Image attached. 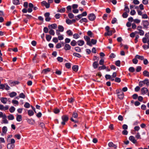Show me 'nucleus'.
<instances>
[{
  "label": "nucleus",
  "mask_w": 149,
  "mask_h": 149,
  "mask_svg": "<svg viewBox=\"0 0 149 149\" xmlns=\"http://www.w3.org/2000/svg\"><path fill=\"white\" fill-rule=\"evenodd\" d=\"M116 91L118 98L121 100L123 99L124 97V94L121 90V89L117 90Z\"/></svg>",
  "instance_id": "1"
},
{
  "label": "nucleus",
  "mask_w": 149,
  "mask_h": 149,
  "mask_svg": "<svg viewBox=\"0 0 149 149\" xmlns=\"http://www.w3.org/2000/svg\"><path fill=\"white\" fill-rule=\"evenodd\" d=\"M62 121L61 122V125H64L65 124V122H67L68 119V117L66 115H64L61 117Z\"/></svg>",
  "instance_id": "2"
},
{
  "label": "nucleus",
  "mask_w": 149,
  "mask_h": 149,
  "mask_svg": "<svg viewBox=\"0 0 149 149\" xmlns=\"http://www.w3.org/2000/svg\"><path fill=\"white\" fill-rule=\"evenodd\" d=\"M84 38L87 42V44L90 46H92V45L91 42L90 38L87 36H84Z\"/></svg>",
  "instance_id": "3"
},
{
  "label": "nucleus",
  "mask_w": 149,
  "mask_h": 149,
  "mask_svg": "<svg viewBox=\"0 0 149 149\" xmlns=\"http://www.w3.org/2000/svg\"><path fill=\"white\" fill-rule=\"evenodd\" d=\"M50 13L49 12L45 13L44 14V16L45 17V20L46 21L49 22L51 19V18L49 17Z\"/></svg>",
  "instance_id": "4"
},
{
  "label": "nucleus",
  "mask_w": 149,
  "mask_h": 149,
  "mask_svg": "<svg viewBox=\"0 0 149 149\" xmlns=\"http://www.w3.org/2000/svg\"><path fill=\"white\" fill-rule=\"evenodd\" d=\"M57 25L56 24H49L48 26L49 29H55L57 28Z\"/></svg>",
  "instance_id": "5"
},
{
  "label": "nucleus",
  "mask_w": 149,
  "mask_h": 149,
  "mask_svg": "<svg viewBox=\"0 0 149 149\" xmlns=\"http://www.w3.org/2000/svg\"><path fill=\"white\" fill-rule=\"evenodd\" d=\"M88 17L90 20L93 21L95 19L96 17L94 14L91 13L88 16Z\"/></svg>",
  "instance_id": "6"
},
{
  "label": "nucleus",
  "mask_w": 149,
  "mask_h": 149,
  "mask_svg": "<svg viewBox=\"0 0 149 149\" xmlns=\"http://www.w3.org/2000/svg\"><path fill=\"white\" fill-rule=\"evenodd\" d=\"M148 90L147 88L143 87L141 89V91L142 94L144 95L148 92Z\"/></svg>",
  "instance_id": "7"
},
{
  "label": "nucleus",
  "mask_w": 149,
  "mask_h": 149,
  "mask_svg": "<svg viewBox=\"0 0 149 149\" xmlns=\"http://www.w3.org/2000/svg\"><path fill=\"white\" fill-rule=\"evenodd\" d=\"M110 148H113L115 149H116L117 148V146L114 144L113 142H110L108 144Z\"/></svg>",
  "instance_id": "8"
},
{
  "label": "nucleus",
  "mask_w": 149,
  "mask_h": 149,
  "mask_svg": "<svg viewBox=\"0 0 149 149\" xmlns=\"http://www.w3.org/2000/svg\"><path fill=\"white\" fill-rule=\"evenodd\" d=\"M0 100L1 102L4 104H6L8 101L7 98L4 97L0 98Z\"/></svg>",
  "instance_id": "9"
},
{
  "label": "nucleus",
  "mask_w": 149,
  "mask_h": 149,
  "mask_svg": "<svg viewBox=\"0 0 149 149\" xmlns=\"http://www.w3.org/2000/svg\"><path fill=\"white\" fill-rule=\"evenodd\" d=\"M143 25L146 28H147L149 25L148 22L147 20L143 21Z\"/></svg>",
  "instance_id": "10"
},
{
  "label": "nucleus",
  "mask_w": 149,
  "mask_h": 149,
  "mask_svg": "<svg viewBox=\"0 0 149 149\" xmlns=\"http://www.w3.org/2000/svg\"><path fill=\"white\" fill-rule=\"evenodd\" d=\"M129 139L134 143L136 142V140H135L134 137L133 136H130Z\"/></svg>",
  "instance_id": "11"
},
{
  "label": "nucleus",
  "mask_w": 149,
  "mask_h": 149,
  "mask_svg": "<svg viewBox=\"0 0 149 149\" xmlns=\"http://www.w3.org/2000/svg\"><path fill=\"white\" fill-rule=\"evenodd\" d=\"M51 70V69L49 68H47L46 69H43L42 72V73H43L44 74H46L47 73L49 72H50Z\"/></svg>",
  "instance_id": "12"
},
{
  "label": "nucleus",
  "mask_w": 149,
  "mask_h": 149,
  "mask_svg": "<svg viewBox=\"0 0 149 149\" xmlns=\"http://www.w3.org/2000/svg\"><path fill=\"white\" fill-rule=\"evenodd\" d=\"M7 147L8 149H13L15 147V145L13 144L9 143L7 145Z\"/></svg>",
  "instance_id": "13"
},
{
  "label": "nucleus",
  "mask_w": 149,
  "mask_h": 149,
  "mask_svg": "<svg viewBox=\"0 0 149 149\" xmlns=\"http://www.w3.org/2000/svg\"><path fill=\"white\" fill-rule=\"evenodd\" d=\"M77 44L79 46H82L84 44V42L82 40H79L77 41Z\"/></svg>",
  "instance_id": "14"
},
{
  "label": "nucleus",
  "mask_w": 149,
  "mask_h": 149,
  "mask_svg": "<svg viewBox=\"0 0 149 149\" xmlns=\"http://www.w3.org/2000/svg\"><path fill=\"white\" fill-rule=\"evenodd\" d=\"M143 74L144 76L149 77V72L145 70L143 72Z\"/></svg>",
  "instance_id": "15"
},
{
  "label": "nucleus",
  "mask_w": 149,
  "mask_h": 149,
  "mask_svg": "<svg viewBox=\"0 0 149 149\" xmlns=\"http://www.w3.org/2000/svg\"><path fill=\"white\" fill-rule=\"evenodd\" d=\"M64 48L65 50H69L70 49L71 47L69 45L66 44L65 45Z\"/></svg>",
  "instance_id": "16"
},
{
  "label": "nucleus",
  "mask_w": 149,
  "mask_h": 149,
  "mask_svg": "<svg viewBox=\"0 0 149 149\" xmlns=\"http://www.w3.org/2000/svg\"><path fill=\"white\" fill-rule=\"evenodd\" d=\"M6 118L7 116H6L2 118L3 120L2 122L3 123L5 124H7L8 123V121L6 119Z\"/></svg>",
  "instance_id": "17"
},
{
  "label": "nucleus",
  "mask_w": 149,
  "mask_h": 149,
  "mask_svg": "<svg viewBox=\"0 0 149 149\" xmlns=\"http://www.w3.org/2000/svg\"><path fill=\"white\" fill-rule=\"evenodd\" d=\"M87 34L88 36L91 38L94 37L93 34L90 31H88L87 32Z\"/></svg>",
  "instance_id": "18"
},
{
  "label": "nucleus",
  "mask_w": 149,
  "mask_h": 149,
  "mask_svg": "<svg viewBox=\"0 0 149 149\" xmlns=\"http://www.w3.org/2000/svg\"><path fill=\"white\" fill-rule=\"evenodd\" d=\"M16 120L17 121L20 122L22 120V117L21 115H17Z\"/></svg>",
  "instance_id": "19"
},
{
  "label": "nucleus",
  "mask_w": 149,
  "mask_h": 149,
  "mask_svg": "<svg viewBox=\"0 0 149 149\" xmlns=\"http://www.w3.org/2000/svg\"><path fill=\"white\" fill-rule=\"evenodd\" d=\"M58 28L60 31L62 32L64 31V28L63 26L61 25H59L58 26Z\"/></svg>",
  "instance_id": "20"
},
{
  "label": "nucleus",
  "mask_w": 149,
  "mask_h": 149,
  "mask_svg": "<svg viewBox=\"0 0 149 149\" xmlns=\"http://www.w3.org/2000/svg\"><path fill=\"white\" fill-rule=\"evenodd\" d=\"M98 65V64L97 62H95L93 63V68L95 69L97 68Z\"/></svg>",
  "instance_id": "21"
},
{
  "label": "nucleus",
  "mask_w": 149,
  "mask_h": 149,
  "mask_svg": "<svg viewBox=\"0 0 149 149\" xmlns=\"http://www.w3.org/2000/svg\"><path fill=\"white\" fill-rule=\"evenodd\" d=\"M7 131V128L6 126H4L2 128V131L3 133L5 134Z\"/></svg>",
  "instance_id": "22"
},
{
  "label": "nucleus",
  "mask_w": 149,
  "mask_h": 149,
  "mask_svg": "<svg viewBox=\"0 0 149 149\" xmlns=\"http://www.w3.org/2000/svg\"><path fill=\"white\" fill-rule=\"evenodd\" d=\"M8 118L9 120H12L14 119V116L12 114H10L8 116Z\"/></svg>",
  "instance_id": "23"
},
{
  "label": "nucleus",
  "mask_w": 149,
  "mask_h": 149,
  "mask_svg": "<svg viewBox=\"0 0 149 149\" xmlns=\"http://www.w3.org/2000/svg\"><path fill=\"white\" fill-rule=\"evenodd\" d=\"M139 85L140 87H142L145 84L143 81H142L139 82Z\"/></svg>",
  "instance_id": "24"
},
{
  "label": "nucleus",
  "mask_w": 149,
  "mask_h": 149,
  "mask_svg": "<svg viewBox=\"0 0 149 149\" xmlns=\"http://www.w3.org/2000/svg\"><path fill=\"white\" fill-rule=\"evenodd\" d=\"M135 57L141 60H143L144 59L143 56H139L138 55H137Z\"/></svg>",
  "instance_id": "25"
},
{
  "label": "nucleus",
  "mask_w": 149,
  "mask_h": 149,
  "mask_svg": "<svg viewBox=\"0 0 149 149\" xmlns=\"http://www.w3.org/2000/svg\"><path fill=\"white\" fill-rule=\"evenodd\" d=\"M10 96L11 97H13L17 95V93H16L14 92H13L11 93L10 94Z\"/></svg>",
  "instance_id": "26"
},
{
  "label": "nucleus",
  "mask_w": 149,
  "mask_h": 149,
  "mask_svg": "<svg viewBox=\"0 0 149 149\" xmlns=\"http://www.w3.org/2000/svg\"><path fill=\"white\" fill-rule=\"evenodd\" d=\"M72 68L73 70L77 72V71L78 70V66L77 65H74L72 67Z\"/></svg>",
  "instance_id": "27"
},
{
  "label": "nucleus",
  "mask_w": 149,
  "mask_h": 149,
  "mask_svg": "<svg viewBox=\"0 0 149 149\" xmlns=\"http://www.w3.org/2000/svg\"><path fill=\"white\" fill-rule=\"evenodd\" d=\"M112 35V31H109L108 32H107V33H105L104 34V35L105 36H111Z\"/></svg>",
  "instance_id": "28"
},
{
  "label": "nucleus",
  "mask_w": 149,
  "mask_h": 149,
  "mask_svg": "<svg viewBox=\"0 0 149 149\" xmlns=\"http://www.w3.org/2000/svg\"><path fill=\"white\" fill-rule=\"evenodd\" d=\"M87 19L86 18H83L81 19L80 21V22L81 23H82L84 22H87Z\"/></svg>",
  "instance_id": "29"
},
{
  "label": "nucleus",
  "mask_w": 149,
  "mask_h": 149,
  "mask_svg": "<svg viewBox=\"0 0 149 149\" xmlns=\"http://www.w3.org/2000/svg\"><path fill=\"white\" fill-rule=\"evenodd\" d=\"M124 10L125 11V12L129 13L130 12V9L128 6L126 5L125 6V8Z\"/></svg>",
  "instance_id": "30"
},
{
  "label": "nucleus",
  "mask_w": 149,
  "mask_h": 149,
  "mask_svg": "<svg viewBox=\"0 0 149 149\" xmlns=\"http://www.w3.org/2000/svg\"><path fill=\"white\" fill-rule=\"evenodd\" d=\"M79 37V36L77 33H75L73 35V38L75 39H77Z\"/></svg>",
  "instance_id": "31"
},
{
  "label": "nucleus",
  "mask_w": 149,
  "mask_h": 149,
  "mask_svg": "<svg viewBox=\"0 0 149 149\" xmlns=\"http://www.w3.org/2000/svg\"><path fill=\"white\" fill-rule=\"evenodd\" d=\"M70 44L72 46H74L76 45L77 42L75 40H73L71 42Z\"/></svg>",
  "instance_id": "32"
},
{
  "label": "nucleus",
  "mask_w": 149,
  "mask_h": 149,
  "mask_svg": "<svg viewBox=\"0 0 149 149\" xmlns=\"http://www.w3.org/2000/svg\"><path fill=\"white\" fill-rule=\"evenodd\" d=\"M66 9L67 10V12L68 13L71 11L72 9L71 7L70 6H69L67 7Z\"/></svg>",
  "instance_id": "33"
},
{
  "label": "nucleus",
  "mask_w": 149,
  "mask_h": 149,
  "mask_svg": "<svg viewBox=\"0 0 149 149\" xmlns=\"http://www.w3.org/2000/svg\"><path fill=\"white\" fill-rule=\"evenodd\" d=\"M66 33L69 36H72L73 35L72 32L70 30H68L66 31Z\"/></svg>",
  "instance_id": "34"
},
{
  "label": "nucleus",
  "mask_w": 149,
  "mask_h": 149,
  "mask_svg": "<svg viewBox=\"0 0 149 149\" xmlns=\"http://www.w3.org/2000/svg\"><path fill=\"white\" fill-rule=\"evenodd\" d=\"M13 3L15 5H17L19 4V0H13Z\"/></svg>",
  "instance_id": "35"
},
{
  "label": "nucleus",
  "mask_w": 149,
  "mask_h": 149,
  "mask_svg": "<svg viewBox=\"0 0 149 149\" xmlns=\"http://www.w3.org/2000/svg\"><path fill=\"white\" fill-rule=\"evenodd\" d=\"M28 115L30 116H31L34 114V112L32 111L31 110H29L28 111Z\"/></svg>",
  "instance_id": "36"
},
{
  "label": "nucleus",
  "mask_w": 149,
  "mask_h": 149,
  "mask_svg": "<svg viewBox=\"0 0 149 149\" xmlns=\"http://www.w3.org/2000/svg\"><path fill=\"white\" fill-rule=\"evenodd\" d=\"M49 33L52 35L54 36L55 34V32L52 29H49Z\"/></svg>",
  "instance_id": "37"
},
{
  "label": "nucleus",
  "mask_w": 149,
  "mask_h": 149,
  "mask_svg": "<svg viewBox=\"0 0 149 149\" xmlns=\"http://www.w3.org/2000/svg\"><path fill=\"white\" fill-rule=\"evenodd\" d=\"M15 108L14 107H11L9 109V111L11 113H13L15 111Z\"/></svg>",
  "instance_id": "38"
},
{
  "label": "nucleus",
  "mask_w": 149,
  "mask_h": 149,
  "mask_svg": "<svg viewBox=\"0 0 149 149\" xmlns=\"http://www.w3.org/2000/svg\"><path fill=\"white\" fill-rule=\"evenodd\" d=\"M136 13L135 11L134 10H131L130 14L131 15H134Z\"/></svg>",
  "instance_id": "39"
},
{
  "label": "nucleus",
  "mask_w": 149,
  "mask_h": 149,
  "mask_svg": "<svg viewBox=\"0 0 149 149\" xmlns=\"http://www.w3.org/2000/svg\"><path fill=\"white\" fill-rule=\"evenodd\" d=\"M73 55L74 56L78 58H80L81 57V55L79 54L76 53H74L73 54Z\"/></svg>",
  "instance_id": "40"
},
{
  "label": "nucleus",
  "mask_w": 149,
  "mask_h": 149,
  "mask_svg": "<svg viewBox=\"0 0 149 149\" xmlns=\"http://www.w3.org/2000/svg\"><path fill=\"white\" fill-rule=\"evenodd\" d=\"M65 11V8H62L60 10H58V12H60L61 13H64Z\"/></svg>",
  "instance_id": "41"
},
{
  "label": "nucleus",
  "mask_w": 149,
  "mask_h": 149,
  "mask_svg": "<svg viewBox=\"0 0 149 149\" xmlns=\"http://www.w3.org/2000/svg\"><path fill=\"white\" fill-rule=\"evenodd\" d=\"M143 81L145 84L147 86L149 85V81L148 79H146Z\"/></svg>",
  "instance_id": "42"
},
{
  "label": "nucleus",
  "mask_w": 149,
  "mask_h": 149,
  "mask_svg": "<svg viewBox=\"0 0 149 149\" xmlns=\"http://www.w3.org/2000/svg\"><path fill=\"white\" fill-rule=\"evenodd\" d=\"M19 97L20 98L24 99L26 97L23 93H21L19 95Z\"/></svg>",
  "instance_id": "43"
},
{
  "label": "nucleus",
  "mask_w": 149,
  "mask_h": 149,
  "mask_svg": "<svg viewBox=\"0 0 149 149\" xmlns=\"http://www.w3.org/2000/svg\"><path fill=\"white\" fill-rule=\"evenodd\" d=\"M75 51L77 52H81V49L80 48L78 47H75Z\"/></svg>",
  "instance_id": "44"
},
{
  "label": "nucleus",
  "mask_w": 149,
  "mask_h": 149,
  "mask_svg": "<svg viewBox=\"0 0 149 149\" xmlns=\"http://www.w3.org/2000/svg\"><path fill=\"white\" fill-rule=\"evenodd\" d=\"M149 39L147 38H143L142 39V41L144 43H146L147 42L148 40Z\"/></svg>",
  "instance_id": "45"
},
{
  "label": "nucleus",
  "mask_w": 149,
  "mask_h": 149,
  "mask_svg": "<svg viewBox=\"0 0 149 149\" xmlns=\"http://www.w3.org/2000/svg\"><path fill=\"white\" fill-rule=\"evenodd\" d=\"M51 38L52 37L49 35H47L46 36V38L47 40L48 41H49L50 40Z\"/></svg>",
  "instance_id": "46"
},
{
  "label": "nucleus",
  "mask_w": 149,
  "mask_h": 149,
  "mask_svg": "<svg viewBox=\"0 0 149 149\" xmlns=\"http://www.w3.org/2000/svg\"><path fill=\"white\" fill-rule=\"evenodd\" d=\"M91 42V44H92L93 45H95L97 42V40L94 39H92Z\"/></svg>",
  "instance_id": "47"
},
{
  "label": "nucleus",
  "mask_w": 149,
  "mask_h": 149,
  "mask_svg": "<svg viewBox=\"0 0 149 149\" xmlns=\"http://www.w3.org/2000/svg\"><path fill=\"white\" fill-rule=\"evenodd\" d=\"M72 21L71 20L69 19H67L66 20V23L68 24H72Z\"/></svg>",
  "instance_id": "48"
},
{
  "label": "nucleus",
  "mask_w": 149,
  "mask_h": 149,
  "mask_svg": "<svg viewBox=\"0 0 149 149\" xmlns=\"http://www.w3.org/2000/svg\"><path fill=\"white\" fill-rule=\"evenodd\" d=\"M106 68V67L104 65H103L102 66L99 67L98 70H102Z\"/></svg>",
  "instance_id": "49"
},
{
  "label": "nucleus",
  "mask_w": 149,
  "mask_h": 149,
  "mask_svg": "<svg viewBox=\"0 0 149 149\" xmlns=\"http://www.w3.org/2000/svg\"><path fill=\"white\" fill-rule=\"evenodd\" d=\"M128 16V15L127 14V13L125 12L123 13L122 15L123 17L124 18H127Z\"/></svg>",
  "instance_id": "50"
},
{
  "label": "nucleus",
  "mask_w": 149,
  "mask_h": 149,
  "mask_svg": "<svg viewBox=\"0 0 149 149\" xmlns=\"http://www.w3.org/2000/svg\"><path fill=\"white\" fill-rule=\"evenodd\" d=\"M68 16L70 19H72L74 18V15L72 13H69L68 14Z\"/></svg>",
  "instance_id": "51"
},
{
  "label": "nucleus",
  "mask_w": 149,
  "mask_h": 149,
  "mask_svg": "<svg viewBox=\"0 0 149 149\" xmlns=\"http://www.w3.org/2000/svg\"><path fill=\"white\" fill-rule=\"evenodd\" d=\"M129 71L131 72H133L135 71V69L133 67H130L129 69Z\"/></svg>",
  "instance_id": "52"
},
{
  "label": "nucleus",
  "mask_w": 149,
  "mask_h": 149,
  "mask_svg": "<svg viewBox=\"0 0 149 149\" xmlns=\"http://www.w3.org/2000/svg\"><path fill=\"white\" fill-rule=\"evenodd\" d=\"M77 116L78 115L77 113L75 112H74L72 115V117L74 118H77Z\"/></svg>",
  "instance_id": "53"
},
{
  "label": "nucleus",
  "mask_w": 149,
  "mask_h": 149,
  "mask_svg": "<svg viewBox=\"0 0 149 149\" xmlns=\"http://www.w3.org/2000/svg\"><path fill=\"white\" fill-rule=\"evenodd\" d=\"M58 38L59 40H61L63 39V35H60L58 36Z\"/></svg>",
  "instance_id": "54"
},
{
  "label": "nucleus",
  "mask_w": 149,
  "mask_h": 149,
  "mask_svg": "<svg viewBox=\"0 0 149 149\" xmlns=\"http://www.w3.org/2000/svg\"><path fill=\"white\" fill-rule=\"evenodd\" d=\"M120 61H117L116 62L115 64L118 66H120Z\"/></svg>",
  "instance_id": "55"
},
{
  "label": "nucleus",
  "mask_w": 149,
  "mask_h": 149,
  "mask_svg": "<svg viewBox=\"0 0 149 149\" xmlns=\"http://www.w3.org/2000/svg\"><path fill=\"white\" fill-rule=\"evenodd\" d=\"M30 106V104L28 102H26L24 105V107L26 108H29Z\"/></svg>",
  "instance_id": "56"
},
{
  "label": "nucleus",
  "mask_w": 149,
  "mask_h": 149,
  "mask_svg": "<svg viewBox=\"0 0 149 149\" xmlns=\"http://www.w3.org/2000/svg\"><path fill=\"white\" fill-rule=\"evenodd\" d=\"M19 83V82L17 81H14L10 83L11 84H13V85H15L16 84H18Z\"/></svg>",
  "instance_id": "57"
},
{
  "label": "nucleus",
  "mask_w": 149,
  "mask_h": 149,
  "mask_svg": "<svg viewBox=\"0 0 149 149\" xmlns=\"http://www.w3.org/2000/svg\"><path fill=\"white\" fill-rule=\"evenodd\" d=\"M66 67L68 68H70L71 67V65L70 63H66L65 64Z\"/></svg>",
  "instance_id": "58"
},
{
  "label": "nucleus",
  "mask_w": 149,
  "mask_h": 149,
  "mask_svg": "<svg viewBox=\"0 0 149 149\" xmlns=\"http://www.w3.org/2000/svg\"><path fill=\"white\" fill-rule=\"evenodd\" d=\"M6 116L5 114H3L2 112H0V118H3Z\"/></svg>",
  "instance_id": "59"
},
{
  "label": "nucleus",
  "mask_w": 149,
  "mask_h": 149,
  "mask_svg": "<svg viewBox=\"0 0 149 149\" xmlns=\"http://www.w3.org/2000/svg\"><path fill=\"white\" fill-rule=\"evenodd\" d=\"M141 70V67L140 66H138L137 67L136 71L137 72L140 71Z\"/></svg>",
  "instance_id": "60"
},
{
  "label": "nucleus",
  "mask_w": 149,
  "mask_h": 149,
  "mask_svg": "<svg viewBox=\"0 0 149 149\" xmlns=\"http://www.w3.org/2000/svg\"><path fill=\"white\" fill-rule=\"evenodd\" d=\"M115 81L116 82H120V79L118 77H116L115 78Z\"/></svg>",
  "instance_id": "61"
},
{
  "label": "nucleus",
  "mask_w": 149,
  "mask_h": 149,
  "mask_svg": "<svg viewBox=\"0 0 149 149\" xmlns=\"http://www.w3.org/2000/svg\"><path fill=\"white\" fill-rule=\"evenodd\" d=\"M135 137L137 139H141L140 135L139 132L137 133L136 135L135 136Z\"/></svg>",
  "instance_id": "62"
},
{
  "label": "nucleus",
  "mask_w": 149,
  "mask_h": 149,
  "mask_svg": "<svg viewBox=\"0 0 149 149\" xmlns=\"http://www.w3.org/2000/svg\"><path fill=\"white\" fill-rule=\"evenodd\" d=\"M57 60L60 62H62L63 60V59L62 57H58L57 58Z\"/></svg>",
  "instance_id": "63"
},
{
  "label": "nucleus",
  "mask_w": 149,
  "mask_h": 149,
  "mask_svg": "<svg viewBox=\"0 0 149 149\" xmlns=\"http://www.w3.org/2000/svg\"><path fill=\"white\" fill-rule=\"evenodd\" d=\"M12 102L14 104H16L17 105H18L19 104L18 102L15 100H13L12 101Z\"/></svg>",
  "instance_id": "64"
}]
</instances>
